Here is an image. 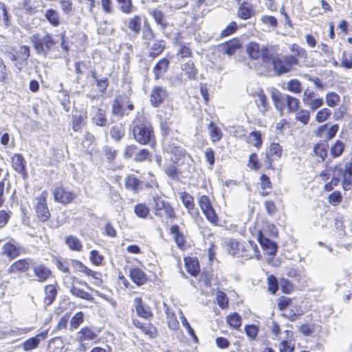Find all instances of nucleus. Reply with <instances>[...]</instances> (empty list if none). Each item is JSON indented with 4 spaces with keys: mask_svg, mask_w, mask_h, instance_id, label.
Listing matches in <instances>:
<instances>
[{
    "mask_svg": "<svg viewBox=\"0 0 352 352\" xmlns=\"http://www.w3.org/2000/svg\"><path fill=\"white\" fill-rule=\"evenodd\" d=\"M53 195L56 201L63 204L72 202L77 197L76 193L63 187L56 188L53 192Z\"/></svg>",
    "mask_w": 352,
    "mask_h": 352,
    "instance_id": "9",
    "label": "nucleus"
},
{
    "mask_svg": "<svg viewBox=\"0 0 352 352\" xmlns=\"http://www.w3.org/2000/svg\"><path fill=\"white\" fill-rule=\"evenodd\" d=\"M64 344L60 338L52 339L48 344V350L50 352H62Z\"/></svg>",
    "mask_w": 352,
    "mask_h": 352,
    "instance_id": "43",
    "label": "nucleus"
},
{
    "mask_svg": "<svg viewBox=\"0 0 352 352\" xmlns=\"http://www.w3.org/2000/svg\"><path fill=\"white\" fill-rule=\"evenodd\" d=\"M346 148V144L342 141L337 140L330 147V155L332 158L340 157Z\"/></svg>",
    "mask_w": 352,
    "mask_h": 352,
    "instance_id": "27",
    "label": "nucleus"
},
{
    "mask_svg": "<svg viewBox=\"0 0 352 352\" xmlns=\"http://www.w3.org/2000/svg\"><path fill=\"white\" fill-rule=\"evenodd\" d=\"M160 129L163 140H166L167 138L173 139L179 135L177 131H173L170 129V123L167 121L161 122Z\"/></svg>",
    "mask_w": 352,
    "mask_h": 352,
    "instance_id": "25",
    "label": "nucleus"
},
{
    "mask_svg": "<svg viewBox=\"0 0 352 352\" xmlns=\"http://www.w3.org/2000/svg\"><path fill=\"white\" fill-rule=\"evenodd\" d=\"M333 172L338 171L343 175L342 182H349V179L352 178V162H347L345 164L344 170H343L340 166L336 165L334 166Z\"/></svg>",
    "mask_w": 352,
    "mask_h": 352,
    "instance_id": "29",
    "label": "nucleus"
},
{
    "mask_svg": "<svg viewBox=\"0 0 352 352\" xmlns=\"http://www.w3.org/2000/svg\"><path fill=\"white\" fill-rule=\"evenodd\" d=\"M295 119L305 125L307 124L310 120V111L307 109L297 111Z\"/></svg>",
    "mask_w": 352,
    "mask_h": 352,
    "instance_id": "54",
    "label": "nucleus"
},
{
    "mask_svg": "<svg viewBox=\"0 0 352 352\" xmlns=\"http://www.w3.org/2000/svg\"><path fill=\"white\" fill-rule=\"evenodd\" d=\"M253 14V10L250 6L246 3V2H243L240 6L237 15L239 17H240L242 19L246 20L248 19H250Z\"/></svg>",
    "mask_w": 352,
    "mask_h": 352,
    "instance_id": "39",
    "label": "nucleus"
},
{
    "mask_svg": "<svg viewBox=\"0 0 352 352\" xmlns=\"http://www.w3.org/2000/svg\"><path fill=\"white\" fill-rule=\"evenodd\" d=\"M92 120L94 123L97 126H105L107 123L105 110L101 108H97Z\"/></svg>",
    "mask_w": 352,
    "mask_h": 352,
    "instance_id": "32",
    "label": "nucleus"
},
{
    "mask_svg": "<svg viewBox=\"0 0 352 352\" xmlns=\"http://www.w3.org/2000/svg\"><path fill=\"white\" fill-rule=\"evenodd\" d=\"M258 240L261 245L263 251H265L267 254L274 255L277 251V245L275 242L270 240L269 239L265 237L261 231H259L258 235Z\"/></svg>",
    "mask_w": 352,
    "mask_h": 352,
    "instance_id": "18",
    "label": "nucleus"
},
{
    "mask_svg": "<svg viewBox=\"0 0 352 352\" xmlns=\"http://www.w3.org/2000/svg\"><path fill=\"white\" fill-rule=\"evenodd\" d=\"M148 10L155 23L161 27L162 30H165L168 23L166 21L164 12L158 8H149Z\"/></svg>",
    "mask_w": 352,
    "mask_h": 352,
    "instance_id": "23",
    "label": "nucleus"
},
{
    "mask_svg": "<svg viewBox=\"0 0 352 352\" xmlns=\"http://www.w3.org/2000/svg\"><path fill=\"white\" fill-rule=\"evenodd\" d=\"M69 291L73 296L77 298H80L88 301H92L94 300L93 296L89 293L74 285H72L70 287Z\"/></svg>",
    "mask_w": 352,
    "mask_h": 352,
    "instance_id": "36",
    "label": "nucleus"
},
{
    "mask_svg": "<svg viewBox=\"0 0 352 352\" xmlns=\"http://www.w3.org/2000/svg\"><path fill=\"white\" fill-rule=\"evenodd\" d=\"M300 100L290 95L287 94L285 96V107L287 108L289 113H294L298 110Z\"/></svg>",
    "mask_w": 352,
    "mask_h": 352,
    "instance_id": "33",
    "label": "nucleus"
},
{
    "mask_svg": "<svg viewBox=\"0 0 352 352\" xmlns=\"http://www.w3.org/2000/svg\"><path fill=\"white\" fill-rule=\"evenodd\" d=\"M120 10L124 13H131L133 10L131 0H117Z\"/></svg>",
    "mask_w": 352,
    "mask_h": 352,
    "instance_id": "64",
    "label": "nucleus"
},
{
    "mask_svg": "<svg viewBox=\"0 0 352 352\" xmlns=\"http://www.w3.org/2000/svg\"><path fill=\"white\" fill-rule=\"evenodd\" d=\"M32 259L23 258L19 259L14 262L8 269V272L10 274H16L17 272H27L30 265L32 264Z\"/></svg>",
    "mask_w": 352,
    "mask_h": 352,
    "instance_id": "16",
    "label": "nucleus"
},
{
    "mask_svg": "<svg viewBox=\"0 0 352 352\" xmlns=\"http://www.w3.org/2000/svg\"><path fill=\"white\" fill-rule=\"evenodd\" d=\"M185 265L187 272H188L192 276H195L199 271V263L198 261L191 258H185Z\"/></svg>",
    "mask_w": 352,
    "mask_h": 352,
    "instance_id": "50",
    "label": "nucleus"
},
{
    "mask_svg": "<svg viewBox=\"0 0 352 352\" xmlns=\"http://www.w3.org/2000/svg\"><path fill=\"white\" fill-rule=\"evenodd\" d=\"M285 89L295 94H298L302 91V86L298 80L292 79L287 82Z\"/></svg>",
    "mask_w": 352,
    "mask_h": 352,
    "instance_id": "45",
    "label": "nucleus"
},
{
    "mask_svg": "<svg viewBox=\"0 0 352 352\" xmlns=\"http://www.w3.org/2000/svg\"><path fill=\"white\" fill-rule=\"evenodd\" d=\"M178 162L171 161V162L166 164L164 166V170L167 176L173 180L179 179V171L177 168Z\"/></svg>",
    "mask_w": 352,
    "mask_h": 352,
    "instance_id": "28",
    "label": "nucleus"
},
{
    "mask_svg": "<svg viewBox=\"0 0 352 352\" xmlns=\"http://www.w3.org/2000/svg\"><path fill=\"white\" fill-rule=\"evenodd\" d=\"M91 77L96 82V85L99 89V91L102 94H104L107 89L109 86V80L107 77H103L102 78H98L96 75V72H91Z\"/></svg>",
    "mask_w": 352,
    "mask_h": 352,
    "instance_id": "38",
    "label": "nucleus"
},
{
    "mask_svg": "<svg viewBox=\"0 0 352 352\" xmlns=\"http://www.w3.org/2000/svg\"><path fill=\"white\" fill-rule=\"evenodd\" d=\"M241 47V43L237 38H233L219 45V49L223 54L232 56Z\"/></svg>",
    "mask_w": 352,
    "mask_h": 352,
    "instance_id": "15",
    "label": "nucleus"
},
{
    "mask_svg": "<svg viewBox=\"0 0 352 352\" xmlns=\"http://www.w3.org/2000/svg\"><path fill=\"white\" fill-rule=\"evenodd\" d=\"M170 61L167 58L160 59L153 67V72L155 75V79H160L167 71Z\"/></svg>",
    "mask_w": 352,
    "mask_h": 352,
    "instance_id": "22",
    "label": "nucleus"
},
{
    "mask_svg": "<svg viewBox=\"0 0 352 352\" xmlns=\"http://www.w3.org/2000/svg\"><path fill=\"white\" fill-rule=\"evenodd\" d=\"M139 329L141 330L142 333L148 336L150 338H154L157 336V329L151 322L143 324Z\"/></svg>",
    "mask_w": 352,
    "mask_h": 352,
    "instance_id": "49",
    "label": "nucleus"
},
{
    "mask_svg": "<svg viewBox=\"0 0 352 352\" xmlns=\"http://www.w3.org/2000/svg\"><path fill=\"white\" fill-rule=\"evenodd\" d=\"M12 166L23 179L27 178L26 161L21 154H14L12 157Z\"/></svg>",
    "mask_w": 352,
    "mask_h": 352,
    "instance_id": "11",
    "label": "nucleus"
},
{
    "mask_svg": "<svg viewBox=\"0 0 352 352\" xmlns=\"http://www.w3.org/2000/svg\"><path fill=\"white\" fill-rule=\"evenodd\" d=\"M331 113V111L329 109L322 108L317 111L316 114V120L318 123H322L329 118Z\"/></svg>",
    "mask_w": 352,
    "mask_h": 352,
    "instance_id": "53",
    "label": "nucleus"
},
{
    "mask_svg": "<svg viewBox=\"0 0 352 352\" xmlns=\"http://www.w3.org/2000/svg\"><path fill=\"white\" fill-rule=\"evenodd\" d=\"M110 134L114 140L118 142L124 135V129L122 124L114 125L110 130Z\"/></svg>",
    "mask_w": 352,
    "mask_h": 352,
    "instance_id": "46",
    "label": "nucleus"
},
{
    "mask_svg": "<svg viewBox=\"0 0 352 352\" xmlns=\"http://www.w3.org/2000/svg\"><path fill=\"white\" fill-rule=\"evenodd\" d=\"M179 313L181 314L180 318H181L182 325L186 328L187 333L192 338V339L193 340H195V342H197L198 338H197V336L195 335V331L190 327V325L188 323V322L187 321L186 318L183 315V313L181 311H179Z\"/></svg>",
    "mask_w": 352,
    "mask_h": 352,
    "instance_id": "57",
    "label": "nucleus"
},
{
    "mask_svg": "<svg viewBox=\"0 0 352 352\" xmlns=\"http://www.w3.org/2000/svg\"><path fill=\"white\" fill-rule=\"evenodd\" d=\"M248 142L254 145L256 148H260L262 145L261 133L260 131H252L248 137Z\"/></svg>",
    "mask_w": 352,
    "mask_h": 352,
    "instance_id": "47",
    "label": "nucleus"
},
{
    "mask_svg": "<svg viewBox=\"0 0 352 352\" xmlns=\"http://www.w3.org/2000/svg\"><path fill=\"white\" fill-rule=\"evenodd\" d=\"M270 61H272L274 70L277 75L280 76L289 72L287 67L288 65L285 63L283 58L272 56Z\"/></svg>",
    "mask_w": 352,
    "mask_h": 352,
    "instance_id": "24",
    "label": "nucleus"
},
{
    "mask_svg": "<svg viewBox=\"0 0 352 352\" xmlns=\"http://www.w3.org/2000/svg\"><path fill=\"white\" fill-rule=\"evenodd\" d=\"M329 144L327 140H320L313 146V153L315 156L320 158L318 162H324L327 157Z\"/></svg>",
    "mask_w": 352,
    "mask_h": 352,
    "instance_id": "19",
    "label": "nucleus"
},
{
    "mask_svg": "<svg viewBox=\"0 0 352 352\" xmlns=\"http://www.w3.org/2000/svg\"><path fill=\"white\" fill-rule=\"evenodd\" d=\"M45 17L53 27H58L60 23L59 12L52 8L45 11Z\"/></svg>",
    "mask_w": 352,
    "mask_h": 352,
    "instance_id": "30",
    "label": "nucleus"
},
{
    "mask_svg": "<svg viewBox=\"0 0 352 352\" xmlns=\"http://www.w3.org/2000/svg\"><path fill=\"white\" fill-rule=\"evenodd\" d=\"M182 70L187 75L188 79H195L197 76V69L195 68L194 63L191 60L188 61L182 67Z\"/></svg>",
    "mask_w": 352,
    "mask_h": 352,
    "instance_id": "41",
    "label": "nucleus"
},
{
    "mask_svg": "<svg viewBox=\"0 0 352 352\" xmlns=\"http://www.w3.org/2000/svg\"><path fill=\"white\" fill-rule=\"evenodd\" d=\"M3 254L8 258L12 260L19 256L21 253V247L19 244H15L14 240L8 241L2 247Z\"/></svg>",
    "mask_w": 352,
    "mask_h": 352,
    "instance_id": "13",
    "label": "nucleus"
},
{
    "mask_svg": "<svg viewBox=\"0 0 352 352\" xmlns=\"http://www.w3.org/2000/svg\"><path fill=\"white\" fill-rule=\"evenodd\" d=\"M102 155L109 162H112L117 155V151L109 146H104L102 148Z\"/></svg>",
    "mask_w": 352,
    "mask_h": 352,
    "instance_id": "60",
    "label": "nucleus"
},
{
    "mask_svg": "<svg viewBox=\"0 0 352 352\" xmlns=\"http://www.w3.org/2000/svg\"><path fill=\"white\" fill-rule=\"evenodd\" d=\"M57 295V289L56 285L50 284L45 287L44 302L47 305H50L54 301Z\"/></svg>",
    "mask_w": 352,
    "mask_h": 352,
    "instance_id": "26",
    "label": "nucleus"
},
{
    "mask_svg": "<svg viewBox=\"0 0 352 352\" xmlns=\"http://www.w3.org/2000/svg\"><path fill=\"white\" fill-rule=\"evenodd\" d=\"M255 96L256 97L255 102L257 107L259 108L260 111L264 113L267 110L268 107L266 96L263 91L261 90L256 94Z\"/></svg>",
    "mask_w": 352,
    "mask_h": 352,
    "instance_id": "35",
    "label": "nucleus"
},
{
    "mask_svg": "<svg viewBox=\"0 0 352 352\" xmlns=\"http://www.w3.org/2000/svg\"><path fill=\"white\" fill-rule=\"evenodd\" d=\"M216 298L218 305L221 309H226L228 306V299L227 298L226 294L221 292L217 291L216 293Z\"/></svg>",
    "mask_w": 352,
    "mask_h": 352,
    "instance_id": "62",
    "label": "nucleus"
},
{
    "mask_svg": "<svg viewBox=\"0 0 352 352\" xmlns=\"http://www.w3.org/2000/svg\"><path fill=\"white\" fill-rule=\"evenodd\" d=\"M151 208L155 216L162 217L164 214L166 218L171 220L176 218L174 208L171 205L160 196H155L153 197L151 203Z\"/></svg>",
    "mask_w": 352,
    "mask_h": 352,
    "instance_id": "4",
    "label": "nucleus"
},
{
    "mask_svg": "<svg viewBox=\"0 0 352 352\" xmlns=\"http://www.w3.org/2000/svg\"><path fill=\"white\" fill-rule=\"evenodd\" d=\"M141 27V19L139 16H135L129 21L128 28L135 34H138Z\"/></svg>",
    "mask_w": 352,
    "mask_h": 352,
    "instance_id": "56",
    "label": "nucleus"
},
{
    "mask_svg": "<svg viewBox=\"0 0 352 352\" xmlns=\"http://www.w3.org/2000/svg\"><path fill=\"white\" fill-rule=\"evenodd\" d=\"M32 269L38 282H45L52 276V271L43 264L32 265Z\"/></svg>",
    "mask_w": 352,
    "mask_h": 352,
    "instance_id": "12",
    "label": "nucleus"
},
{
    "mask_svg": "<svg viewBox=\"0 0 352 352\" xmlns=\"http://www.w3.org/2000/svg\"><path fill=\"white\" fill-rule=\"evenodd\" d=\"M60 8L65 15L69 14L73 11V3L72 0H59Z\"/></svg>",
    "mask_w": 352,
    "mask_h": 352,
    "instance_id": "63",
    "label": "nucleus"
},
{
    "mask_svg": "<svg viewBox=\"0 0 352 352\" xmlns=\"http://www.w3.org/2000/svg\"><path fill=\"white\" fill-rule=\"evenodd\" d=\"M112 114L122 118L126 113L125 111L129 109L132 111L134 109L133 104L130 103L128 97L125 96H119L113 100L112 102Z\"/></svg>",
    "mask_w": 352,
    "mask_h": 352,
    "instance_id": "7",
    "label": "nucleus"
},
{
    "mask_svg": "<svg viewBox=\"0 0 352 352\" xmlns=\"http://www.w3.org/2000/svg\"><path fill=\"white\" fill-rule=\"evenodd\" d=\"M164 41L162 40L157 41L155 43H153V45L151 46L150 49L149 56L152 58L156 57L164 51Z\"/></svg>",
    "mask_w": 352,
    "mask_h": 352,
    "instance_id": "44",
    "label": "nucleus"
},
{
    "mask_svg": "<svg viewBox=\"0 0 352 352\" xmlns=\"http://www.w3.org/2000/svg\"><path fill=\"white\" fill-rule=\"evenodd\" d=\"M180 198L183 204L188 210V213L193 217H197L199 214V212L195 208L193 197L189 193L184 192L181 193Z\"/></svg>",
    "mask_w": 352,
    "mask_h": 352,
    "instance_id": "20",
    "label": "nucleus"
},
{
    "mask_svg": "<svg viewBox=\"0 0 352 352\" xmlns=\"http://www.w3.org/2000/svg\"><path fill=\"white\" fill-rule=\"evenodd\" d=\"M129 275L133 282L138 286L144 285L147 280L146 274L138 267L130 268Z\"/></svg>",
    "mask_w": 352,
    "mask_h": 352,
    "instance_id": "21",
    "label": "nucleus"
},
{
    "mask_svg": "<svg viewBox=\"0 0 352 352\" xmlns=\"http://www.w3.org/2000/svg\"><path fill=\"white\" fill-rule=\"evenodd\" d=\"M282 153V147L278 143H272L269 150L267 152V158L272 161L280 157Z\"/></svg>",
    "mask_w": 352,
    "mask_h": 352,
    "instance_id": "31",
    "label": "nucleus"
},
{
    "mask_svg": "<svg viewBox=\"0 0 352 352\" xmlns=\"http://www.w3.org/2000/svg\"><path fill=\"white\" fill-rule=\"evenodd\" d=\"M84 315L82 311L76 313L71 319L70 327L71 329H76L80 324L83 322Z\"/></svg>",
    "mask_w": 352,
    "mask_h": 352,
    "instance_id": "61",
    "label": "nucleus"
},
{
    "mask_svg": "<svg viewBox=\"0 0 352 352\" xmlns=\"http://www.w3.org/2000/svg\"><path fill=\"white\" fill-rule=\"evenodd\" d=\"M270 94L275 108L282 113L285 108V96L287 94H282L276 88H272Z\"/></svg>",
    "mask_w": 352,
    "mask_h": 352,
    "instance_id": "14",
    "label": "nucleus"
},
{
    "mask_svg": "<svg viewBox=\"0 0 352 352\" xmlns=\"http://www.w3.org/2000/svg\"><path fill=\"white\" fill-rule=\"evenodd\" d=\"M142 182L133 176H129L126 179L125 186L127 188L138 192L142 188Z\"/></svg>",
    "mask_w": 352,
    "mask_h": 352,
    "instance_id": "40",
    "label": "nucleus"
},
{
    "mask_svg": "<svg viewBox=\"0 0 352 352\" xmlns=\"http://www.w3.org/2000/svg\"><path fill=\"white\" fill-rule=\"evenodd\" d=\"M47 335L48 331L45 330L37 334L36 336L26 340L21 344L23 349L25 351H29L36 349L40 342L47 337Z\"/></svg>",
    "mask_w": 352,
    "mask_h": 352,
    "instance_id": "10",
    "label": "nucleus"
},
{
    "mask_svg": "<svg viewBox=\"0 0 352 352\" xmlns=\"http://www.w3.org/2000/svg\"><path fill=\"white\" fill-rule=\"evenodd\" d=\"M133 135L141 144L153 146L155 144L154 131L151 124L146 120H135L133 122Z\"/></svg>",
    "mask_w": 352,
    "mask_h": 352,
    "instance_id": "1",
    "label": "nucleus"
},
{
    "mask_svg": "<svg viewBox=\"0 0 352 352\" xmlns=\"http://www.w3.org/2000/svg\"><path fill=\"white\" fill-rule=\"evenodd\" d=\"M79 333L81 340H93L97 338V334L88 327L82 328Z\"/></svg>",
    "mask_w": 352,
    "mask_h": 352,
    "instance_id": "55",
    "label": "nucleus"
},
{
    "mask_svg": "<svg viewBox=\"0 0 352 352\" xmlns=\"http://www.w3.org/2000/svg\"><path fill=\"white\" fill-rule=\"evenodd\" d=\"M162 148L164 152L172 155L171 161L175 162H179L180 160L187 156L186 150L182 146V142L179 140V136L162 140Z\"/></svg>",
    "mask_w": 352,
    "mask_h": 352,
    "instance_id": "3",
    "label": "nucleus"
},
{
    "mask_svg": "<svg viewBox=\"0 0 352 352\" xmlns=\"http://www.w3.org/2000/svg\"><path fill=\"white\" fill-rule=\"evenodd\" d=\"M165 313L166 314L168 327L173 330L177 329L179 328V323L176 318L175 314L170 311L168 307H166L165 309Z\"/></svg>",
    "mask_w": 352,
    "mask_h": 352,
    "instance_id": "42",
    "label": "nucleus"
},
{
    "mask_svg": "<svg viewBox=\"0 0 352 352\" xmlns=\"http://www.w3.org/2000/svg\"><path fill=\"white\" fill-rule=\"evenodd\" d=\"M246 52L252 59L258 60L261 58L263 63H270L272 58L267 47L265 45L261 47L256 42H250L246 45Z\"/></svg>",
    "mask_w": 352,
    "mask_h": 352,
    "instance_id": "5",
    "label": "nucleus"
},
{
    "mask_svg": "<svg viewBox=\"0 0 352 352\" xmlns=\"http://www.w3.org/2000/svg\"><path fill=\"white\" fill-rule=\"evenodd\" d=\"M30 39L36 54L44 57H47L56 44L53 36L49 33H45L44 35L38 33L34 34Z\"/></svg>",
    "mask_w": 352,
    "mask_h": 352,
    "instance_id": "2",
    "label": "nucleus"
},
{
    "mask_svg": "<svg viewBox=\"0 0 352 352\" xmlns=\"http://www.w3.org/2000/svg\"><path fill=\"white\" fill-rule=\"evenodd\" d=\"M226 321L232 328L236 329L241 327L242 322L241 317L237 313H234L228 316L226 318Z\"/></svg>",
    "mask_w": 352,
    "mask_h": 352,
    "instance_id": "51",
    "label": "nucleus"
},
{
    "mask_svg": "<svg viewBox=\"0 0 352 352\" xmlns=\"http://www.w3.org/2000/svg\"><path fill=\"white\" fill-rule=\"evenodd\" d=\"M323 104L324 100L322 98H314L304 103V104L309 107L312 111H314L321 107Z\"/></svg>",
    "mask_w": 352,
    "mask_h": 352,
    "instance_id": "59",
    "label": "nucleus"
},
{
    "mask_svg": "<svg viewBox=\"0 0 352 352\" xmlns=\"http://www.w3.org/2000/svg\"><path fill=\"white\" fill-rule=\"evenodd\" d=\"M170 233L173 235L174 239L177 245L182 248L185 244L184 234L179 231V227L177 225H173L170 228Z\"/></svg>",
    "mask_w": 352,
    "mask_h": 352,
    "instance_id": "37",
    "label": "nucleus"
},
{
    "mask_svg": "<svg viewBox=\"0 0 352 352\" xmlns=\"http://www.w3.org/2000/svg\"><path fill=\"white\" fill-rule=\"evenodd\" d=\"M326 102L330 107H334L340 102V96L336 92H329L326 94Z\"/></svg>",
    "mask_w": 352,
    "mask_h": 352,
    "instance_id": "58",
    "label": "nucleus"
},
{
    "mask_svg": "<svg viewBox=\"0 0 352 352\" xmlns=\"http://www.w3.org/2000/svg\"><path fill=\"white\" fill-rule=\"evenodd\" d=\"M166 96L165 89L160 86L154 87L151 94V103L153 107H157L164 102Z\"/></svg>",
    "mask_w": 352,
    "mask_h": 352,
    "instance_id": "17",
    "label": "nucleus"
},
{
    "mask_svg": "<svg viewBox=\"0 0 352 352\" xmlns=\"http://www.w3.org/2000/svg\"><path fill=\"white\" fill-rule=\"evenodd\" d=\"M208 130L212 142H217L222 138V132L212 122L208 126Z\"/></svg>",
    "mask_w": 352,
    "mask_h": 352,
    "instance_id": "34",
    "label": "nucleus"
},
{
    "mask_svg": "<svg viewBox=\"0 0 352 352\" xmlns=\"http://www.w3.org/2000/svg\"><path fill=\"white\" fill-rule=\"evenodd\" d=\"M149 212V208L144 204H138L134 208L135 214L140 218L146 219Z\"/></svg>",
    "mask_w": 352,
    "mask_h": 352,
    "instance_id": "52",
    "label": "nucleus"
},
{
    "mask_svg": "<svg viewBox=\"0 0 352 352\" xmlns=\"http://www.w3.org/2000/svg\"><path fill=\"white\" fill-rule=\"evenodd\" d=\"M47 192L43 191L40 196L36 198V204L35 205V211L36 217L41 222H46L51 217L49 208L47 204Z\"/></svg>",
    "mask_w": 352,
    "mask_h": 352,
    "instance_id": "6",
    "label": "nucleus"
},
{
    "mask_svg": "<svg viewBox=\"0 0 352 352\" xmlns=\"http://www.w3.org/2000/svg\"><path fill=\"white\" fill-rule=\"evenodd\" d=\"M65 243L72 250L80 251L82 248L80 241L76 236L72 235L66 238Z\"/></svg>",
    "mask_w": 352,
    "mask_h": 352,
    "instance_id": "48",
    "label": "nucleus"
},
{
    "mask_svg": "<svg viewBox=\"0 0 352 352\" xmlns=\"http://www.w3.org/2000/svg\"><path fill=\"white\" fill-rule=\"evenodd\" d=\"M133 306L138 316L146 320H150L153 318V314L151 307L146 303H144L141 298L135 297L134 298Z\"/></svg>",
    "mask_w": 352,
    "mask_h": 352,
    "instance_id": "8",
    "label": "nucleus"
}]
</instances>
